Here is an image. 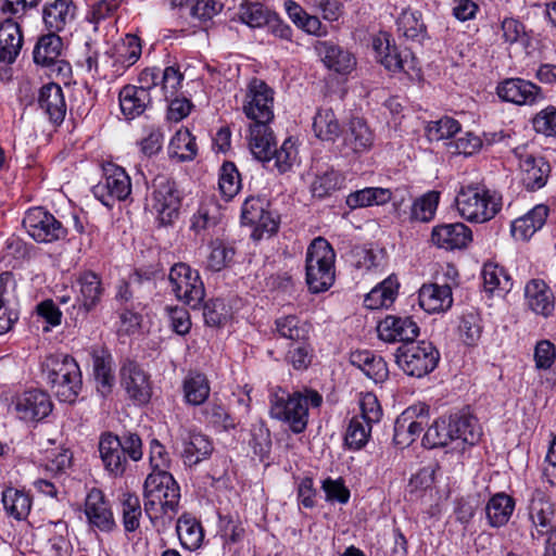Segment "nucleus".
Listing matches in <instances>:
<instances>
[{
	"label": "nucleus",
	"instance_id": "1",
	"mask_svg": "<svg viewBox=\"0 0 556 556\" xmlns=\"http://www.w3.org/2000/svg\"><path fill=\"white\" fill-rule=\"evenodd\" d=\"M321 403L323 397L315 390L289 393L277 387L269 394V415L287 424L293 433L299 434L307 427L309 407L317 408Z\"/></svg>",
	"mask_w": 556,
	"mask_h": 556
},
{
	"label": "nucleus",
	"instance_id": "2",
	"mask_svg": "<svg viewBox=\"0 0 556 556\" xmlns=\"http://www.w3.org/2000/svg\"><path fill=\"white\" fill-rule=\"evenodd\" d=\"M42 375L55 396L64 403H74L81 391L83 379L77 362L66 354H51L41 365Z\"/></svg>",
	"mask_w": 556,
	"mask_h": 556
},
{
	"label": "nucleus",
	"instance_id": "3",
	"mask_svg": "<svg viewBox=\"0 0 556 556\" xmlns=\"http://www.w3.org/2000/svg\"><path fill=\"white\" fill-rule=\"evenodd\" d=\"M502 195L480 184L462 186L455 198L460 217L476 224L493 219L502 210Z\"/></svg>",
	"mask_w": 556,
	"mask_h": 556
},
{
	"label": "nucleus",
	"instance_id": "4",
	"mask_svg": "<svg viewBox=\"0 0 556 556\" xmlns=\"http://www.w3.org/2000/svg\"><path fill=\"white\" fill-rule=\"evenodd\" d=\"M336 253L324 238H315L307 248L305 258V280L312 293L330 289L334 282Z\"/></svg>",
	"mask_w": 556,
	"mask_h": 556
},
{
	"label": "nucleus",
	"instance_id": "5",
	"mask_svg": "<svg viewBox=\"0 0 556 556\" xmlns=\"http://www.w3.org/2000/svg\"><path fill=\"white\" fill-rule=\"evenodd\" d=\"M99 453L105 470L119 477L127 469L128 458L137 462L142 457L141 439L136 433H126L119 438L106 432L100 438Z\"/></svg>",
	"mask_w": 556,
	"mask_h": 556
},
{
	"label": "nucleus",
	"instance_id": "6",
	"mask_svg": "<svg viewBox=\"0 0 556 556\" xmlns=\"http://www.w3.org/2000/svg\"><path fill=\"white\" fill-rule=\"evenodd\" d=\"M144 510L150 519L175 514L180 500V489L168 471H152L144 481Z\"/></svg>",
	"mask_w": 556,
	"mask_h": 556
},
{
	"label": "nucleus",
	"instance_id": "7",
	"mask_svg": "<svg viewBox=\"0 0 556 556\" xmlns=\"http://www.w3.org/2000/svg\"><path fill=\"white\" fill-rule=\"evenodd\" d=\"M168 280L177 300L191 308L201 306L205 289L198 270L186 263H176L170 267Z\"/></svg>",
	"mask_w": 556,
	"mask_h": 556
},
{
	"label": "nucleus",
	"instance_id": "8",
	"mask_svg": "<svg viewBox=\"0 0 556 556\" xmlns=\"http://www.w3.org/2000/svg\"><path fill=\"white\" fill-rule=\"evenodd\" d=\"M153 190L150 199L151 210L162 226L172 225L178 218L181 197L175 181L165 176L153 180Z\"/></svg>",
	"mask_w": 556,
	"mask_h": 556
},
{
	"label": "nucleus",
	"instance_id": "9",
	"mask_svg": "<svg viewBox=\"0 0 556 556\" xmlns=\"http://www.w3.org/2000/svg\"><path fill=\"white\" fill-rule=\"evenodd\" d=\"M274 90L263 80L253 78L247 89L243 112L254 124H269L274 119Z\"/></svg>",
	"mask_w": 556,
	"mask_h": 556
},
{
	"label": "nucleus",
	"instance_id": "10",
	"mask_svg": "<svg viewBox=\"0 0 556 556\" xmlns=\"http://www.w3.org/2000/svg\"><path fill=\"white\" fill-rule=\"evenodd\" d=\"M23 226L37 242H53L66 236V229L62 223L42 207L28 210L23 218Z\"/></svg>",
	"mask_w": 556,
	"mask_h": 556
},
{
	"label": "nucleus",
	"instance_id": "11",
	"mask_svg": "<svg viewBox=\"0 0 556 556\" xmlns=\"http://www.w3.org/2000/svg\"><path fill=\"white\" fill-rule=\"evenodd\" d=\"M104 179L92 188L93 195L106 207L124 201L131 193L130 178L124 168L110 165L104 168Z\"/></svg>",
	"mask_w": 556,
	"mask_h": 556
},
{
	"label": "nucleus",
	"instance_id": "12",
	"mask_svg": "<svg viewBox=\"0 0 556 556\" xmlns=\"http://www.w3.org/2000/svg\"><path fill=\"white\" fill-rule=\"evenodd\" d=\"M514 154L519 161L521 181L526 189L535 191L544 187L551 173L549 164L542 156L527 152L523 147L516 148Z\"/></svg>",
	"mask_w": 556,
	"mask_h": 556
},
{
	"label": "nucleus",
	"instance_id": "13",
	"mask_svg": "<svg viewBox=\"0 0 556 556\" xmlns=\"http://www.w3.org/2000/svg\"><path fill=\"white\" fill-rule=\"evenodd\" d=\"M121 384L129 399L138 404H146L152 395V388L148 374L141 366L131 359H126L119 369Z\"/></svg>",
	"mask_w": 556,
	"mask_h": 556
},
{
	"label": "nucleus",
	"instance_id": "14",
	"mask_svg": "<svg viewBox=\"0 0 556 556\" xmlns=\"http://www.w3.org/2000/svg\"><path fill=\"white\" fill-rule=\"evenodd\" d=\"M528 517L532 525V539L540 540L554 525L555 505L543 492L535 491L529 501Z\"/></svg>",
	"mask_w": 556,
	"mask_h": 556
},
{
	"label": "nucleus",
	"instance_id": "15",
	"mask_svg": "<svg viewBox=\"0 0 556 556\" xmlns=\"http://www.w3.org/2000/svg\"><path fill=\"white\" fill-rule=\"evenodd\" d=\"M472 241L471 229L463 223L443 224L432 228V245L447 251L466 249Z\"/></svg>",
	"mask_w": 556,
	"mask_h": 556
},
{
	"label": "nucleus",
	"instance_id": "16",
	"mask_svg": "<svg viewBox=\"0 0 556 556\" xmlns=\"http://www.w3.org/2000/svg\"><path fill=\"white\" fill-rule=\"evenodd\" d=\"M85 514L92 528L102 532H111L116 522L110 503L99 489H92L85 502Z\"/></svg>",
	"mask_w": 556,
	"mask_h": 556
},
{
	"label": "nucleus",
	"instance_id": "17",
	"mask_svg": "<svg viewBox=\"0 0 556 556\" xmlns=\"http://www.w3.org/2000/svg\"><path fill=\"white\" fill-rule=\"evenodd\" d=\"M501 99L515 104H533L542 99L541 88L533 83L520 78H509L497 87Z\"/></svg>",
	"mask_w": 556,
	"mask_h": 556
},
{
	"label": "nucleus",
	"instance_id": "18",
	"mask_svg": "<svg viewBox=\"0 0 556 556\" xmlns=\"http://www.w3.org/2000/svg\"><path fill=\"white\" fill-rule=\"evenodd\" d=\"M179 440L182 445L181 457L188 466L198 465L213 452L212 442L200 432L181 428L179 430Z\"/></svg>",
	"mask_w": 556,
	"mask_h": 556
},
{
	"label": "nucleus",
	"instance_id": "19",
	"mask_svg": "<svg viewBox=\"0 0 556 556\" xmlns=\"http://www.w3.org/2000/svg\"><path fill=\"white\" fill-rule=\"evenodd\" d=\"M15 408L21 419L26 421L41 420L51 413L52 402L46 392L29 390L17 399Z\"/></svg>",
	"mask_w": 556,
	"mask_h": 556
},
{
	"label": "nucleus",
	"instance_id": "20",
	"mask_svg": "<svg viewBox=\"0 0 556 556\" xmlns=\"http://www.w3.org/2000/svg\"><path fill=\"white\" fill-rule=\"evenodd\" d=\"M378 336L383 341H400L402 343L408 340H415L417 337V325L412 317L387 316L379 321L377 326Z\"/></svg>",
	"mask_w": 556,
	"mask_h": 556
},
{
	"label": "nucleus",
	"instance_id": "21",
	"mask_svg": "<svg viewBox=\"0 0 556 556\" xmlns=\"http://www.w3.org/2000/svg\"><path fill=\"white\" fill-rule=\"evenodd\" d=\"M39 108L54 124H61L66 114V103L61 86L54 83L45 85L39 90Z\"/></svg>",
	"mask_w": 556,
	"mask_h": 556
},
{
	"label": "nucleus",
	"instance_id": "22",
	"mask_svg": "<svg viewBox=\"0 0 556 556\" xmlns=\"http://www.w3.org/2000/svg\"><path fill=\"white\" fill-rule=\"evenodd\" d=\"M75 13L76 7L72 0H54L45 4L42 18L50 31L59 33L74 20Z\"/></svg>",
	"mask_w": 556,
	"mask_h": 556
},
{
	"label": "nucleus",
	"instance_id": "23",
	"mask_svg": "<svg viewBox=\"0 0 556 556\" xmlns=\"http://www.w3.org/2000/svg\"><path fill=\"white\" fill-rule=\"evenodd\" d=\"M528 306L539 315L548 317L555 309L554 296L548 286L541 279L530 280L525 288Z\"/></svg>",
	"mask_w": 556,
	"mask_h": 556
},
{
	"label": "nucleus",
	"instance_id": "24",
	"mask_svg": "<svg viewBox=\"0 0 556 556\" xmlns=\"http://www.w3.org/2000/svg\"><path fill=\"white\" fill-rule=\"evenodd\" d=\"M452 290L447 285H424L419 288V307L429 314L441 313L452 306Z\"/></svg>",
	"mask_w": 556,
	"mask_h": 556
},
{
	"label": "nucleus",
	"instance_id": "25",
	"mask_svg": "<svg viewBox=\"0 0 556 556\" xmlns=\"http://www.w3.org/2000/svg\"><path fill=\"white\" fill-rule=\"evenodd\" d=\"M23 45L21 28L16 22L11 18L0 24V62L13 63Z\"/></svg>",
	"mask_w": 556,
	"mask_h": 556
},
{
	"label": "nucleus",
	"instance_id": "26",
	"mask_svg": "<svg viewBox=\"0 0 556 556\" xmlns=\"http://www.w3.org/2000/svg\"><path fill=\"white\" fill-rule=\"evenodd\" d=\"M118 99L121 111L128 119L141 115L152 101L150 92L132 85L124 86L118 93Z\"/></svg>",
	"mask_w": 556,
	"mask_h": 556
},
{
	"label": "nucleus",
	"instance_id": "27",
	"mask_svg": "<svg viewBox=\"0 0 556 556\" xmlns=\"http://www.w3.org/2000/svg\"><path fill=\"white\" fill-rule=\"evenodd\" d=\"M93 378L97 392L106 397L115 386L114 362L110 353L102 351L101 354L92 355Z\"/></svg>",
	"mask_w": 556,
	"mask_h": 556
},
{
	"label": "nucleus",
	"instance_id": "28",
	"mask_svg": "<svg viewBox=\"0 0 556 556\" xmlns=\"http://www.w3.org/2000/svg\"><path fill=\"white\" fill-rule=\"evenodd\" d=\"M350 363L376 383L383 382L388 378L387 363L381 356L376 355L371 351L352 352L350 354Z\"/></svg>",
	"mask_w": 556,
	"mask_h": 556
},
{
	"label": "nucleus",
	"instance_id": "29",
	"mask_svg": "<svg viewBox=\"0 0 556 556\" xmlns=\"http://www.w3.org/2000/svg\"><path fill=\"white\" fill-rule=\"evenodd\" d=\"M276 146L269 124H252L250 126L249 147L253 156L263 162H271V150Z\"/></svg>",
	"mask_w": 556,
	"mask_h": 556
},
{
	"label": "nucleus",
	"instance_id": "30",
	"mask_svg": "<svg viewBox=\"0 0 556 556\" xmlns=\"http://www.w3.org/2000/svg\"><path fill=\"white\" fill-rule=\"evenodd\" d=\"M448 429L452 434V442L473 445L481 435L480 427L477 420L469 415H451L448 418Z\"/></svg>",
	"mask_w": 556,
	"mask_h": 556
},
{
	"label": "nucleus",
	"instance_id": "31",
	"mask_svg": "<svg viewBox=\"0 0 556 556\" xmlns=\"http://www.w3.org/2000/svg\"><path fill=\"white\" fill-rule=\"evenodd\" d=\"M548 215V207L539 204L526 215L515 219L511 224V233L517 240H528L545 223Z\"/></svg>",
	"mask_w": 556,
	"mask_h": 556
},
{
	"label": "nucleus",
	"instance_id": "32",
	"mask_svg": "<svg viewBox=\"0 0 556 556\" xmlns=\"http://www.w3.org/2000/svg\"><path fill=\"white\" fill-rule=\"evenodd\" d=\"M374 132L361 117H353L344 132V146L355 153L369 150L374 143Z\"/></svg>",
	"mask_w": 556,
	"mask_h": 556
},
{
	"label": "nucleus",
	"instance_id": "33",
	"mask_svg": "<svg viewBox=\"0 0 556 556\" xmlns=\"http://www.w3.org/2000/svg\"><path fill=\"white\" fill-rule=\"evenodd\" d=\"M77 282L79 285L77 301L86 312H89L100 303L104 292L101 279L93 271H85L79 276Z\"/></svg>",
	"mask_w": 556,
	"mask_h": 556
},
{
	"label": "nucleus",
	"instance_id": "34",
	"mask_svg": "<svg viewBox=\"0 0 556 556\" xmlns=\"http://www.w3.org/2000/svg\"><path fill=\"white\" fill-rule=\"evenodd\" d=\"M15 287L16 282L12 273L4 271L0 275V334L8 332L18 319V314L7 307Z\"/></svg>",
	"mask_w": 556,
	"mask_h": 556
},
{
	"label": "nucleus",
	"instance_id": "35",
	"mask_svg": "<svg viewBox=\"0 0 556 556\" xmlns=\"http://www.w3.org/2000/svg\"><path fill=\"white\" fill-rule=\"evenodd\" d=\"M325 65L337 73H349L355 65L353 55L331 42H321L318 48Z\"/></svg>",
	"mask_w": 556,
	"mask_h": 556
},
{
	"label": "nucleus",
	"instance_id": "36",
	"mask_svg": "<svg viewBox=\"0 0 556 556\" xmlns=\"http://www.w3.org/2000/svg\"><path fill=\"white\" fill-rule=\"evenodd\" d=\"M397 290L399 282L396 278L394 276H389L366 294L364 305L369 309L389 307L395 301Z\"/></svg>",
	"mask_w": 556,
	"mask_h": 556
},
{
	"label": "nucleus",
	"instance_id": "37",
	"mask_svg": "<svg viewBox=\"0 0 556 556\" xmlns=\"http://www.w3.org/2000/svg\"><path fill=\"white\" fill-rule=\"evenodd\" d=\"M514 509L515 501L511 496L505 493L493 495L485 507L489 525L494 528L505 526L509 521Z\"/></svg>",
	"mask_w": 556,
	"mask_h": 556
},
{
	"label": "nucleus",
	"instance_id": "38",
	"mask_svg": "<svg viewBox=\"0 0 556 556\" xmlns=\"http://www.w3.org/2000/svg\"><path fill=\"white\" fill-rule=\"evenodd\" d=\"M417 431V408L409 406L395 420L393 442L400 448L408 447L415 441Z\"/></svg>",
	"mask_w": 556,
	"mask_h": 556
},
{
	"label": "nucleus",
	"instance_id": "39",
	"mask_svg": "<svg viewBox=\"0 0 556 556\" xmlns=\"http://www.w3.org/2000/svg\"><path fill=\"white\" fill-rule=\"evenodd\" d=\"M62 39L56 33L51 31L41 36L33 52L34 62L41 66H51L61 55Z\"/></svg>",
	"mask_w": 556,
	"mask_h": 556
},
{
	"label": "nucleus",
	"instance_id": "40",
	"mask_svg": "<svg viewBox=\"0 0 556 556\" xmlns=\"http://www.w3.org/2000/svg\"><path fill=\"white\" fill-rule=\"evenodd\" d=\"M176 531L181 545L190 551L201 546L204 532L201 523L190 515H182L178 518Z\"/></svg>",
	"mask_w": 556,
	"mask_h": 556
},
{
	"label": "nucleus",
	"instance_id": "41",
	"mask_svg": "<svg viewBox=\"0 0 556 556\" xmlns=\"http://www.w3.org/2000/svg\"><path fill=\"white\" fill-rule=\"evenodd\" d=\"M197 152L195 138L187 128L177 130L168 144V155L179 162L192 161Z\"/></svg>",
	"mask_w": 556,
	"mask_h": 556
},
{
	"label": "nucleus",
	"instance_id": "42",
	"mask_svg": "<svg viewBox=\"0 0 556 556\" xmlns=\"http://www.w3.org/2000/svg\"><path fill=\"white\" fill-rule=\"evenodd\" d=\"M186 402L191 405L203 404L210 395L211 387L205 375L190 372L182 384Z\"/></svg>",
	"mask_w": 556,
	"mask_h": 556
},
{
	"label": "nucleus",
	"instance_id": "43",
	"mask_svg": "<svg viewBox=\"0 0 556 556\" xmlns=\"http://www.w3.org/2000/svg\"><path fill=\"white\" fill-rule=\"evenodd\" d=\"M2 504L7 514L16 520L25 519L31 507L30 497L23 491L8 488L2 492Z\"/></svg>",
	"mask_w": 556,
	"mask_h": 556
},
{
	"label": "nucleus",
	"instance_id": "44",
	"mask_svg": "<svg viewBox=\"0 0 556 556\" xmlns=\"http://www.w3.org/2000/svg\"><path fill=\"white\" fill-rule=\"evenodd\" d=\"M313 129L317 138L333 141L341 134V126L332 109H319L314 116Z\"/></svg>",
	"mask_w": 556,
	"mask_h": 556
},
{
	"label": "nucleus",
	"instance_id": "45",
	"mask_svg": "<svg viewBox=\"0 0 556 556\" xmlns=\"http://www.w3.org/2000/svg\"><path fill=\"white\" fill-rule=\"evenodd\" d=\"M275 324L277 332L282 338L295 342H305L308 339L311 325L294 315L278 318Z\"/></svg>",
	"mask_w": 556,
	"mask_h": 556
},
{
	"label": "nucleus",
	"instance_id": "46",
	"mask_svg": "<svg viewBox=\"0 0 556 556\" xmlns=\"http://www.w3.org/2000/svg\"><path fill=\"white\" fill-rule=\"evenodd\" d=\"M391 200V191L386 188H365L352 192L346 198V204L351 208L369 205H382Z\"/></svg>",
	"mask_w": 556,
	"mask_h": 556
},
{
	"label": "nucleus",
	"instance_id": "47",
	"mask_svg": "<svg viewBox=\"0 0 556 556\" xmlns=\"http://www.w3.org/2000/svg\"><path fill=\"white\" fill-rule=\"evenodd\" d=\"M355 266L366 270H377L383 268L387 264L386 250L379 247L356 248L353 251Z\"/></svg>",
	"mask_w": 556,
	"mask_h": 556
},
{
	"label": "nucleus",
	"instance_id": "48",
	"mask_svg": "<svg viewBox=\"0 0 556 556\" xmlns=\"http://www.w3.org/2000/svg\"><path fill=\"white\" fill-rule=\"evenodd\" d=\"M241 188L240 174L232 162H224L219 169L218 189L226 201L231 200Z\"/></svg>",
	"mask_w": 556,
	"mask_h": 556
},
{
	"label": "nucleus",
	"instance_id": "49",
	"mask_svg": "<svg viewBox=\"0 0 556 556\" xmlns=\"http://www.w3.org/2000/svg\"><path fill=\"white\" fill-rule=\"evenodd\" d=\"M274 12L260 2H244L239 8V18L252 28L267 25Z\"/></svg>",
	"mask_w": 556,
	"mask_h": 556
},
{
	"label": "nucleus",
	"instance_id": "50",
	"mask_svg": "<svg viewBox=\"0 0 556 556\" xmlns=\"http://www.w3.org/2000/svg\"><path fill=\"white\" fill-rule=\"evenodd\" d=\"M452 442V434L448 429L447 418L437 419L426 431L422 438V445L427 448H437Z\"/></svg>",
	"mask_w": 556,
	"mask_h": 556
},
{
	"label": "nucleus",
	"instance_id": "51",
	"mask_svg": "<svg viewBox=\"0 0 556 556\" xmlns=\"http://www.w3.org/2000/svg\"><path fill=\"white\" fill-rule=\"evenodd\" d=\"M387 46L383 47V41L378 38L374 40V49L377 52L378 61L389 71H408L414 68V58L412 59V65L406 67L407 62L403 61L401 55L395 53V49H391L388 39H386Z\"/></svg>",
	"mask_w": 556,
	"mask_h": 556
},
{
	"label": "nucleus",
	"instance_id": "52",
	"mask_svg": "<svg viewBox=\"0 0 556 556\" xmlns=\"http://www.w3.org/2000/svg\"><path fill=\"white\" fill-rule=\"evenodd\" d=\"M459 129L460 125L456 119L445 116L429 122L425 129V136L430 142L440 141L453 137Z\"/></svg>",
	"mask_w": 556,
	"mask_h": 556
},
{
	"label": "nucleus",
	"instance_id": "53",
	"mask_svg": "<svg viewBox=\"0 0 556 556\" xmlns=\"http://www.w3.org/2000/svg\"><path fill=\"white\" fill-rule=\"evenodd\" d=\"M371 432V424H367L359 417H353L348 426L344 441L350 448L359 450L368 441Z\"/></svg>",
	"mask_w": 556,
	"mask_h": 556
},
{
	"label": "nucleus",
	"instance_id": "54",
	"mask_svg": "<svg viewBox=\"0 0 556 556\" xmlns=\"http://www.w3.org/2000/svg\"><path fill=\"white\" fill-rule=\"evenodd\" d=\"M482 279L485 291L490 293L496 289L508 291L511 286L509 276L505 273L504 268L492 263L483 266Z\"/></svg>",
	"mask_w": 556,
	"mask_h": 556
},
{
	"label": "nucleus",
	"instance_id": "55",
	"mask_svg": "<svg viewBox=\"0 0 556 556\" xmlns=\"http://www.w3.org/2000/svg\"><path fill=\"white\" fill-rule=\"evenodd\" d=\"M341 182L342 179L337 172L327 170L315 177L311 184V192L313 197L323 199L338 190L341 187Z\"/></svg>",
	"mask_w": 556,
	"mask_h": 556
},
{
	"label": "nucleus",
	"instance_id": "56",
	"mask_svg": "<svg viewBox=\"0 0 556 556\" xmlns=\"http://www.w3.org/2000/svg\"><path fill=\"white\" fill-rule=\"evenodd\" d=\"M123 525L127 532L136 531L140 526L141 505L139 497L125 494L122 501Z\"/></svg>",
	"mask_w": 556,
	"mask_h": 556
},
{
	"label": "nucleus",
	"instance_id": "57",
	"mask_svg": "<svg viewBox=\"0 0 556 556\" xmlns=\"http://www.w3.org/2000/svg\"><path fill=\"white\" fill-rule=\"evenodd\" d=\"M459 336L463 342L473 346L479 341L482 333L481 319L476 313H467L462 316L459 323Z\"/></svg>",
	"mask_w": 556,
	"mask_h": 556
},
{
	"label": "nucleus",
	"instance_id": "58",
	"mask_svg": "<svg viewBox=\"0 0 556 556\" xmlns=\"http://www.w3.org/2000/svg\"><path fill=\"white\" fill-rule=\"evenodd\" d=\"M395 362L407 376H415L417 370V345L415 340H408L396 349Z\"/></svg>",
	"mask_w": 556,
	"mask_h": 556
},
{
	"label": "nucleus",
	"instance_id": "59",
	"mask_svg": "<svg viewBox=\"0 0 556 556\" xmlns=\"http://www.w3.org/2000/svg\"><path fill=\"white\" fill-rule=\"evenodd\" d=\"M235 250L222 240H215L211 244V253L207 257V268L212 271H219L225 268L233 258Z\"/></svg>",
	"mask_w": 556,
	"mask_h": 556
},
{
	"label": "nucleus",
	"instance_id": "60",
	"mask_svg": "<svg viewBox=\"0 0 556 556\" xmlns=\"http://www.w3.org/2000/svg\"><path fill=\"white\" fill-rule=\"evenodd\" d=\"M295 157L296 150L290 139L285 140L279 150L276 149V146L271 150L273 167L281 174L287 173L292 167Z\"/></svg>",
	"mask_w": 556,
	"mask_h": 556
},
{
	"label": "nucleus",
	"instance_id": "61",
	"mask_svg": "<svg viewBox=\"0 0 556 556\" xmlns=\"http://www.w3.org/2000/svg\"><path fill=\"white\" fill-rule=\"evenodd\" d=\"M182 80L184 75L174 66H167L161 72V90L166 101L176 97L181 88Z\"/></svg>",
	"mask_w": 556,
	"mask_h": 556
},
{
	"label": "nucleus",
	"instance_id": "62",
	"mask_svg": "<svg viewBox=\"0 0 556 556\" xmlns=\"http://www.w3.org/2000/svg\"><path fill=\"white\" fill-rule=\"evenodd\" d=\"M439 362V350L431 342H419V377L432 372Z\"/></svg>",
	"mask_w": 556,
	"mask_h": 556
},
{
	"label": "nucleus",
	"instance_id": "63",
	"mask_svg": "<svg viewBox=\"0 0 556 556\" xmlns=\"http://www.w3.org/2000/svg\"><path fill=\"white\" fill-rule=\"evenodd\" d=\"M204 414L211 424L225 431L235 429L237 426L235 418L219 404L207 405Z\"/></svg>",
	"mask_w": 556,
	"mask_h": 556
},
{
	"label": "nucleus",
	"instance_id": "64",
	"mask_svg": "<svg viewBox=\"0 0 556 556\" xmlns=\"http://www.w3.org/2000/svg\"><path fill=\"white\" fill-rule=\"evenodd\" d=\"M532 124L536 132L545 136H556V108L548 106L539 112Z\"/></svg>",
	"mask_w": 556,
	"mask_h": 556
}]
</instances>
